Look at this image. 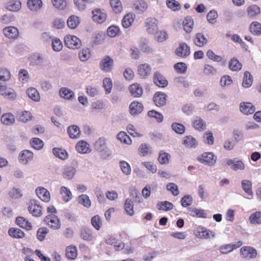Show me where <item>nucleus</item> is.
<instances>
[{"label": "nucleus", "instance_id": "1", "mask_svg": "<svg viewBox=\"0 0 261 261\" xmlns=\"http://www.w3.org/2000/svg\"><path fill=\"white\" fill-rule=\"evenodd\" d=\"M94 147L96 151L103 152L102 156L105 159L109 157L112 154V151L108 148L107 140L103 137L99 138L95 142Z\"/></svg>", "mask_w": 261, "mask_h": 261}, {"label": "nucleus", "instance_id": "2", "mask_svg": "<svg viewBox=\"0 0 261 261\" xmlns=\"http://www.w3.org/2000/svg\"><path fill=\"white\" fill-rule=\"evenodd\" d=\"M197 160L201 163L207 166H213L215 164L217 157L211 152H204L197 157Z\"/></svg>", "mask_w": 261, "mask_h": 261}, {"label": "nucleus", "instance_id": "3", "mask_svg": "<svg viewBox=\"0 0 261 261\" xmlns=\"http://www.w3.org/2000/svg\"><path fill=\"white\" fill-rule=\"evenodd\" d=\"M64 42L68 48L73 49L79 48L82 45L80 39L74 35H66L64 38Z\"/></svg>", "mask_w": 261, "mask_h": 261}, {"label": "nucleus", "instance_id": "4", "mask_svg": "<svg viewBox=\"0 0 261 261\" xmlns=\"http://www.w3.org/2000/svg\"><path fill=\"white\" fill-rule=\"evenodd\" d=\"M153 84L159 88H164L168 85V82L166 77L160 71H155L152 76Z\"/></svg>", "mask_w": 261, "mask_h": 261}, {"label": "nucleus", "instance_id": "5", "mask_svg": "<svg viewBox=\"0 0 261 261\" xmlns=\"http://www.w3.org/2000/svg\"><path fill=\"white\" fill-rule=\"evenodd\" d=\"M28 211L34 217H40L42 215V207L38 201L31 199L29 202Z\"/></svg>", "mask_w": 261, "mask_h": 261}, {"label": "nucleus", "instance_id": "6", "mask_svg": "<svg viewBox=\"0 0 261 261\" xmlns=\"http://www.w3.org/2000/svg\"><path fill=\"white\" fill-rule=\"evenodd\" d=\"M242 242L239 241L237 242H234V243L227 244L221 245L219 247L218 250L221 254H227L232 252L233 250L239 248L242 245Z\"/></svg>", "mask_w": 261, "mask_h": 261}, {"label": "nucleus", "instance_id": "7", "mask_svg": "<svg viewBox=\"0 0 261 261\" xmlns=\"http://www.w3.org/2000/svg\"><path fill=\"white\" fill-rule=\"evenodd\" d=\"M113 65L114 61L109 56H105L99 62L100 69L106 72L111 71Z\"/></svg>", "mask_w": 261, "mask_h": 261}, {"label": "nucleus", "instance_id": "8", "mask_svg": "<svg viewBox=\"0 0 261 261\" xmlns=\"http://www.w3.org/2000/svg\"><path fill=\"white\" fill-rule=\"evenodd\" d=\"M190 47L185 42H181L175 51V54L178 57L186 58L190 55Z\"/></svg>", "mask_w": 261, "mask_h": 261}, {"label": "nucleus", "instance_id": "9", "mask_svg": "<svg viewBox=\"0 0 261 261\" xmlns=\"http://www.w3.org/2000/svg\"><path fill=\"white\" fill-rule=\"evenodd\" d=\"M44 221L52 229L57 230L61 227L60 219L54 215H48L45 217Z\"/></svg>", "mask_w": 261, "mask_h": 261}, {"label": "nucleus", "instance_id": "10", "mask_svg": "<svg viewBox=\"0 0 261 261\" xmlns=\"http://www.w3.org/2000/svg\"><path fill=\"white\" fill-rule=\"evenodd\" d=\"M167 98V95L164 92L158 91L154 94L153 101L156 107H163L166 104Z\"/></svg>", "mask_w": 261, "mask_h": 261}, {"label": "nucleus", "instance_id": "11", "mask_svg": "<svg viewBox=\"0 0 261 261\" xmlns=\"http://www.w3.org/2000/svg\"><path fill=\"white\" fill-rule=\"evenodd\" d=\"M241 255L247 259H254L256 257V250L251 246H244L240 249Z\"/></svg>", "mask_w": 261, "mask_h": 261}, {"label": "nucleus", "instance_id": "12", "mask_svg": "<svg viewBox=\"0 0 261 261\" xmlns=\"http://www.w3.org/2000/svg\"><path fill=\"white\" fill-rule=\"evenodd\" d=\"M145 27L149 34H154L158 30L157 20L151 17L147 18L145 21Z\"/></svg>", "mask_w": 261, "mask_h": 261}, {"label": "nucleus", "instance_id": "13", "mask_svg": "<svg viewBox=\"0 0 261 261\" xmlns=\"http://www.w3.org/2000/svg\"><path fill=\"white\" fill-rule=\"evenodd\" d=\"M80 238L86 241H92L95 240L92 230L88 227L83 226L80 231Z\"/></svg>", "mask_w": 261, "mask_h": 261}, {"label": "nucleus", "instance_id": "14", "mask_svg": "<svg viewBox=\"0 0 261 261\" xmlns=\"http://www.w3.org/2000/svg\"><path fill=\"white\" fill-rule=\"evenodd\" d=\"M144 109L143 104L138 101H134L129 106V111L132 116H136L140 114Z\"/></svg>", "mask_w": 261, "mask_h": 261}, {"label": "nucleus", "instance_id": "15", "mask_svg": "<svg viewBox=\"0 0 261 261\" xmlns=\"http://www.w3.org/2000/svg\"><path fill=\"white\" fill-rule=\"evenodd\" d=\"M38 197L42 201L47 202L50 199V195L49 191L43 187H38L35 190Z\"/></svg>", "mask_w": 261, "mask_h": 261}, {"label": "nucleus", "instance_id": "16", "mask_svg": "<svg viewBox=\"0 0 261 261\" xmlns=\"http://www.w3.org/2000/svg\"><path fill=\"white\" fill-rule=\"evenodd\" d=\"M92 13L93 21L98 23H101L106 19L107 14L101 11L99 9H95L92 10Z\"/></svg>", "mask_w": 261, "mask_h": 261}, {"label": "nucleus", "instance_id": "17", "mask_svg": "<svg viewBox=\"0 0 261 261\" xmlns=\"http://www.w3.org/2000/svg\"><path fill=\"white\" fill-rule=\"evenodd\" d=\"M34 154L29 150H24L21 151L18 156L19 162L23 165H26L29 161L33 160Z\"/></svg>", "mask_w": 261, "mask_h": 261}, {"label": "nucleus", "instance_id": "18", "mask_svg": "<svg viewBox=\"0 0 261 261\" xmlns=\"http://www.w3.org/2000/svg\"><path fill=\"white\" fill-rule=\"evenodd\" d=\"M151 68L147 64H142L138 66V73L142 79H146L151 73Z\"/></svg>", "mask_w": 261, "mask_h": 261}, {"label": "nucleus", "instance_id": "19", "mask_svg": "<svg viewBox=\"0 0 261 261\" xmlns=\"http://www.w3.org/2000/svg\"><path fill=\"white\" fill-rule=\"evenodd\" d=\"M30 64L32 65L36 66L42 65L45 61L44 55L39 53L33 54L30 58Z\"/></svg>", "mask_w": 261, "mask_h": 261}, {"label": "nucleus", "instance_id": "20", "mask_svg": "<svg viewBox=\"0 0 261 261\" xmlns=\"http://www.w3.org/2000/svg\"><path fill=\"white\" fill-rule=\"evenodd\" d=\"M226 164L234 171L243 170L245 168L243 162L241 160H237L236 159L228 160Z\"/></svg>", "mask_w": 261, "mask_h": 261}, {"label": "nucleus", "instance_id": "21", "mask_svg": "<svg viewBox=\"0 0 261 261\" xmlns=\"http://www.w3.org/2000/svg\"><path fill=\"white\" fill-rule=\"evenodd\" d=\"M129 91L131 95L134 97H140L143 94V89L138 83H134L129 87Z\"/></svg>", "mask_w": 261, "mask_h": 261}, {"label": "nucleus", "instance_id": "22", "mask_svg": "<svg viewBox=\"0 0 261 261\" xmlns=\"http://www.w3.org/2000/svg\"><path fill=\"white\" fill-rule=\"evenodd\" d=\"M3 33L5 36L10 39H15L19 34L18 29L14 27H7L3 29Z\"/></svg>", "mask_w": 261, "mask_h": 261}, {"label": "nucleus", "instance_id": "23", "mask_svg": "<svg viewBox=\"0 0 261 261\" xmlns=\"http://www.w3.org/2000/svg\"><path fill=\"white\" fill-rule=\"evenodd\" d=\"M240 110L244 114L249 115L255 112V108L251 102H243L240 104Z\"/></svg>", "mask_w": 261, "mask_h": 261}, {"label": "nucleus", "instance_id": "24", "mask_svg": "<svg viewBox=\"0 0 261 261\" xmlns=\"http://www.w3.org/2000/svg\"><path fill=\"white\" fill-rule=\"evenodd\" d=\"M15 222L20 227L30 230L32 228V225L31 222L25 218L18 216L16 218Z\"/></svg>", "mask_w": 261, "mask_h": 261}, {"label": "nucleus", "instance_id": "25", "mask_svg": "<svg viewBox=\"0 0 261 261\" xmlns=\"http://www.w3.org/2000/svg\"><path fill=\"white\" fill-rule=\"evenodd\" d=\"M182 144L187 148H195L198 142L195 138L192 136H186L184 138Z\"/></svg>", "mask_w": 261, "mask_h": 261}, {"label": "nucleus", "instance_id": "26", "mask_svg": "<svg viewBox=\"0 0 261 261\" xmlns=\"http://www.w3.org/2000/svg\"><path fill=\"white\" fill-rule=\"evenodd\" d=\"M194 44L198 47H203L207 43V40L202 33L196 34L194 39Z\"/></svg>", "mask_w": 261, "mask_h": 261}, {"label": "nucleus", "instance_id": "27", "mask_svg": "<svg viewBox=\"0 0 261 261\" xmlns=\"http://www.w3.org/2000/svg\"><path fill=\"white\" fill-rule=\"evenodd\" d=\"M67 132L69 137L71 139H76L80 137V128L76 125H71L68 126Z\"/></svg>", "mask_w": 261, "mask_h": 261}, {"label": "nucleus", "instance_id": "28", "mask_svg": "<svg viewBox=\"0 0 261 261\" xmlns=\"http://www.w3.org/2000/svg\"><path fill=\"white\" fill-rule=\"evenodd\" d=\"M59 95L61 97L64 99L71 100L74 97V93L73 91L67 88L62 87L60 89Z\"/></svg>", "mask_w": 261, "mask_h": 261}, {"label": "nucleus", "instance_id": "29", "mask_svg": "<svg viewBox=\"0 0 261 261\" xmlns=\"http://www.w3.org/2000/svg\"><path fill=\"white\" fill-rule=\"evenodd\" d=\"M135 15L133 13H128L126 14L123 18L121 24L123 28H129L134 22L135 18Z\"/></svg>", "mask_w": 261, "mask_h": 261}, {"label": "nucleus", "instance_id": "30", "mask_svg": "<svg viewBox=\"0 0 261 261\" xmlns=\"http://www.w3.org/2000/svg\"><path fill=\"white\" fill-rule=\"evenodd\" d=\"M9 235L15 239H22L24 236V232L20 229L15 227H11L8 230Z\"/></svg>", "mask_w": 261, "mask_h": 261}, {"label": "nucleus", "instance_id": "31", "mask_svg": "<svg viewBox=\"0 0 261 261\" xmlns=\"http://www.w3.org/2000/svg\"><path fill=\"white\" fill-rule=\"evenodd\" d=\"M27 6L32 11H37L42 6L41 0H28Z\"/></svg>", "mask_w": 261, "mask_h": 261}, {"label": "nucleus", "instance_id": "32", "mask_svg": "<svg viewBox=\"0 0 261 261\" xmlns=\"http://www.w3.org/2000/svg\"><path fill=\"white\" fill-rule=\"evenodd\" d=\"M76 173V169L71 166H65L64 168L63 175L64 178L71 179Z\"/></svg>", "mask_w": 261, "mask_h": 261}, {"label": "nucleus", "instance_id": "33", "mask_svg": "<svg viewBox=\"0 0 261 261\" xmlns=\"http://www.w3.org/2000/svg\"><path fill=\"white\" fill-rule=\"evenodd\" d=\"M53 153L57 158L65 160L68 158L67 152L63 149L55 147L53 149Z\"/></svg>", "mask_w": 261, "mask_h": 261}, {"label": "nucleus", "instance_id": "34", "mask_svg": "<svg viewBox=\"0 0 261 261\" xmlns=\"http://www.w3.org/2000/svg\"><path fill=\"white\" fill-rule=\"evenodd\" d=\"M182 24L185 31L188 33H190L192 31L194 21L191 17L187 16L184 18Z\"/></svg>", "mask_w": 261, "mask_h": 261}, {"label": "nucleus", "instance_id": "35", "mask_svg": "<svg viewBox=\"0 0 261 261\" xmlns=\"http://www.w3.org/2000/svg\"><path fill=\"white\" fill-rule=\"evenodd\" d=\"M241 187L247 195L251 196H253L251 181L247 179L243 180L241 182Z\"/></svg>", "mask_w": 261, "mask_h": 261}, {"label": "nucleus", "instance_id": "36", "mask_svg": "<svg viewBox=\"0 0 261 261\" xmlns=\"http://www.w3.org/2000/svg\"><path fill=\"white\" fill-rule=\"evenodd\" d=\"M228 65L229 68L232 71H240L242 67V64L236 57L230 59Z\"/></svg>", "mask_w": 261, "mask_h": 261}, {"label": "nucleus", "instance_id": "37", "mask_svg": "<svg viewBox=\"0 0 261 261\" xmlns=\"http://www.w3.org/2000/svg\"><path fill=\"white\" fill-rule=\"evenodd\" d=\"M156 206L160 211H169L173 208L174 205L170 202L164 201L158 202Z\"/></svg>", "mask_w": 261, "mask_h": 261}, {"label": "nucleus", "instance_id": "38", "mask_svg": "<svg viewBox=\"0 0 261 261\" xmlns=\"http://www.w3.org/2000/svg\"><path fill=\"white\" fill-rule=\"evenodd\" d=\"M89 145L85 141H80L76 145V149L80 153H87L89 150Z\"/></svg>", "mask_w": 261, "mask_h": 261}, {"label": "nucleus", "instance_id": "39", "mask_svg": "<svg viewBox=\"0 0 261 261\" xmlns=\"http://www.w3.org/2000/svg\"><path fill=\"white\" fill-rule=\"evenodd\" d=\"M139 151L140 155L142 156H145L148 154H151L152 152L151 147L147 143L141 144L139 146Z\"/></svg>", "mask_w": 261, "mask_h": 261}, {"label": "nucleus", "instance_id": "40", "mask_svg": "<svg viewBox=\"0 0 261 261\" xmlns=\"http://www.w3.org/2000/svg\"><path fill=\"white\" fill-rule=\"evenodd\" d=\"M60 194L63 197V200L66 202L69 201L72 197L70 189L64 186L61 187Z\"/></svg>", "mask_w": 261, "mask_h": 261}, {"label": "nucleus", "instance_id": "41", "mask_svg": "<svg viewBox=\"0 0 261 261\" xmlns=\"http://www.w3.org/2000/svg\"><path fill=\"white\" fill-rule=\"evenodd\" d=\"M252 76L249 71H245L244 73L242 86L245 88H249L252 85Z\"/></svg>", "mask_w": 261, "mask_h": 261}, {"label": "nucleus", "instance_id": "42", "mask_svg": "<svg viewBox=\"0 0 261 261\" xmlns=\"http://www.w3.org/2000/svg\"><path fill=\"white\" fill-rule=\"evenodd\" d=\"M80 20L79 17L73 15L68 18L67 21V24L69 28L74 29L78 26L80 23Z\"/></svg>", "mask_w": 261, "mask_h": 261}, {"label": "nucleus", "instance_id": "43", "mask_svg": "<svg viewBox=\"0 0 261 261\" xmlns=\"http://www.w3.org/2000/svg\"><path fill=\"white\" fill-rule=\"evenodd\" d=\"M250 32L254 35H261V24L257 21L252 22L249 27Z\"/></svg>", "mask_w": 261, "mask_h": 261}, {"label": "nucleus", "instance_id": "44", "mask_svg": "<svg viewBox=\"0 0 261 261\" xmlns=\"http://www.w3.org/2000/svg\"><path fill=\"white\" fill-rule=\"evenodd\" d=\"M28 96L35 101H39L40 99V94L38 91L34 88H30L27 90Z\"/></svg>", "mask_w": 261, "mask_h": 261}, {"label": "nucleus", "instance_id": "45", "mask_svg": "<svg viewBox=\"0 0 261 261\" xmlns=\"http://www.w3.org/2000/svg\"><path fill=\"white\" fill-rule=\"evenodd\" d=\"M147 116L149 118H154L158 123H161L164 119L162 114L154 110L149 111L147 113Z\"/></svg>", "mask_w": 261, "mask_h": 261}, {"label": "nucleus", "instance_id": "46", "mask_svg": "<svg viewBox=\"0 0 261 261\" xmlns=\"http://www.w3.org/2000/svg\"><path fill=\"white\" fill-rule=\"evenodd\" d=\"M66 256L69 259H74L77 256V248L75 246H68L66 249Z\"/></svg>", "mask_w": 261, "mask_h": 261}, {"label": "nucleus", "instance_id": "47", "mask_svg": "<svg viewBox=\"0 0 261 261\" xmlns=\"http://www.w3.org/2000/svg\"><path fill=\"white\" fill-rule=\"evenodd\" d=\"M2 122L7 125L13 124L15 121L14 116L11 113H6L3 114L1 117Z\"/></svg>", "mask_w": 261, "mask_h": 261}, {"label": "nucleus", "instance_id": "48", "mask_svg": "<svg viewBox=\"0 0 261 261\" xmlns=\"http://www.w3.org/2000/svg\"><path fill=\"white\" fill-rule=\"evenodd\" d=\"M31 146L36 150H41L43 146L44 143L42 140L38 138H33L30 140Z\"/></svg>", "mask_w": 261, "mask_h": 261}, {"label": "nucleus", "instance_id": "49", "mask_svg": "<svg viewBox=\"0 0 261 261\" xmlns=\"http://www.w3.org/2000/svg\"><path fill=\"white\" fill-rule=\"evenodd\" d=\"M247 12L249 16L254 17L260 13V9L256 5H252L247 8Z\"/></svg>", "mask_w": 261, "mask_h": 261}, {"label": "nucleus", "instance_id": "50", "mask_svg": "<svg viewBox=\"0 0 261 261\" xmlns=\"http://www.w3.org/2000/svg\"><path fill=\"white\" fill-rule=\"evenodd\" d=\"M124 210L126 213L129 216H133L134 214V204L132 200L127 198L124 202Z\"/></svg>", "mask_w": 261, "mask_h": 261}, {"label": "nucleus", "instance_id": "51", "mask_svg": "<svg viewBox=\"0 0 261 261\" xmlns=\"http://www.w3.org/2000/svg\"><path fill=\"white\" fill-rule=\"evenodd\" d=\"M78 202L85 207L89 208L91 206V200L87 195L82 194L80 195L78 197Z\"/></svg>", "mask_w": 261, "mask_h": 261}, {"label": "nucleus", "instance_id": "52", "mask_svg": "<svg viewBox=\"0 0 261 261\" xmlns=\"http://www.w3.org/2000/svg\"><path fill=\"white\" fill-rule=\"evenodd\" d=\"M117 139L124 144L128 145L132 143L130 138L124 132H119L117 135Z\"/></svg>", "mask_w": 261, "mask_h": 261}, {"label": "nucleus", "instance_id": "53", "mask_svg": "<svg viewBox=\"0 0 261 261\" xmlns=\"http://www.w3.org/2000/svg\"><path fill=\"white\" fill-rule=\"evenodd\" d=\"M250 222L252 224L261 223V212L257 211L252 214L249 217Z\"/></svg>", "mask_w": 261, "mask_h": 261}, {"label": "nucleus", "instance_id": "54", "mask_svg": "<svg viewBox=\"0 0 261 261\" xmlns=\"http://www.w3.org/2000/svg\"><path fill=\"white\" fill-rule=\"evenodd\" d=\"M110 4L113 10L116 13L121 12L122 7L120 0H110Z\"/></svg>", "mask_w": 261, "mask_h": 261}, {"label": "nucleus", "instance_id": "55", "mask_svg": "<svg viewBox=\"0 0 261 261\" xmlns=\"http://www.w3.org/2000/svg\"><path fill=\"white\" fill-rule=\"evenodd\" d=\"M193 125L195 129L199 130H204L206 127L204 121L198 117H196L194 119Z\"/></svg>", "mask_w": 261, "mask_h": 261}, {"label": "nucleus", "instance_id": "56", "mask_svg": "<svg viewBox=\"0 0 261 261\" xmlns=\"http://www.w3.org/2000/svg\"><path fill=\"white\" fill-rule=\"evenodd\" d=\"M135 9L139 12H144L147 9V4L143 0H138L134 4Z\"/></svg>", "mask_w": 261, "mask_h": 261}, {"label": "nucleus", "instance_id": "57", "mask_svg": "<svg viewBox=\"0 0 261 261\" xmlns=\"http://www.w3.org/2000/svg\"><path fill=\"white\" fill-rule=\"evenodd\" d=\"M93 0H74V3L80 11L85 9L86 6L93 3Z\"/></svg>", "mask_w": 261, "mask_h": 261}, {"label": "nucleus", "instance_id": "58", "mask_svg": "<svg viewBox=\"0 0 261 261\" xmlns=\"http://www.w3.org/2000/svg\"><path fill=\"white\" fill-rule=\"evenodd\" d=\"M91 223L93 227L97 230H99L102 225L101 218L98 215L93 216L91 218Z\"/></svg>", "mask_w": 261, "mask_h": 261}, {"label": "nucleus", "instance_id": "59", "mask_svg": "<svg viewBox=\"0 0 261 261\" xmlns=\"http://www.w3.org/2000/svg\"><path fill=\"white\" fill-rule=\"evenodd\" d=\"M48 232L49 230L46 227H42L39 228L37 232V239L41 242L44 241L46 234Z\"/></svg>", "mask_w": 261, "mask_h": 261}, {"label": "nucleus", "instance_id": "60", "mask_svg": "<svg viewBox=\"0 0 261 261\" xmlns=\"http://www.w3.org/2000/svg\"><path fill=\"white\" fill-rule=\"evenodd\" d=\"M51 46L55 51H60L63 48V44L61 40L58 38H53Z\"/></svg>", "mask_w": 261, "mask_h": 261}, {"label": "nucleus", "instance_id": "61", "mask_svg": "<svg viewBox=\"0 0 261 261\" xmlns=\"http://www.w3.org/2000/svg\"><path fill=\"white\" fill-rule=\"evenodd\" d=\"M217 12L215 10H211L206 15L207 21L211 24H215L218 17Z\"/></svg>", "mask_w": 261, "mask_h": 261}, {"label": "nucleus", "instance_id": "62", "mask_svg": "<svg viewBox=\"0 0 261 261\" xmlns=\"http://www.w3.org/2000/svg\"><path fill=\"white\" fill-rule=\"evenodd\" d=\"M170 157L169 154L163 151H161L159 153L158 161L162 165L167 164L169 162Z\"/></svg>", "mask_w": 261, "mask_h": 261}, {"label": "nucleus", "instance_id": "63", "mask_svg": "<svg viewBox=\"0 0 261 261\" xmlns=\"http://www.w3.org/2000/svg\"><path fill=\"white\" fill-rule=\"evenodd\" d=\"M174 68L178 73L184 74L187 71V66L185 63L178 62L174 64Z\"/></svg>", "mask_w": 261, "mask_h": 261}, {"label": "nucleus", "instance_id": "64", "mask_svg": "<svg viewBox=\"0 0 261 261\" xmlns=\"http://www.w3.org/2000/svg\"><path fill=\"white\" fill-rule=\"evenodd\" d=\"M91 54L89 48L83 49L79 53V57L82 62L86 61L90 57Z\"/></svg>", "mask_w": 261, "mask_h": 261}]
</instances>
